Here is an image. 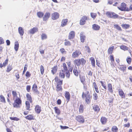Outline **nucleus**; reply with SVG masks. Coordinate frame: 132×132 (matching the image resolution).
<instances>
[{"instance_id":"1","label":"nucleus","mask_w":132,"mask_h":132,"mask_svg":"<svg viewBox=\"0 0 132 132\" xmlns=\"http://www.w3.org/2000/svg\"><path fill=\"white\" fill-rule=\"evenodd\" d=\"M12 93L14 101L13 104V107L16 108H20L22 105V101L19 93L17 92L15 90H12Z\"/></svg>"},{"instance_id":"2","label":"nucleus","mask_w":132,"mask_h":132,"mask_svg":"<svg viewBox=\"0 0 132 132\" xmlns=\"http://www.w3.org/2000/svg\"><path fill=\"white\" fill-rule=\"evenodd\" d=\"M85 92H82V97L83 99L85 100V102L87 104H89L91 102V96L89 92L87 90L86 87L85 88Z\"/></svg>"},{"instance_id":"3","label":"nucleus","mask_w":132,"mask_h":132,"mask_svg":"<svg viewBox=\"0 0 132 132\" xmlns=\"http://www.w3.org/2000/svg\"><path fill=\"white\" fill-rule=\"evenodd\" d=\"M118 9L122 11H132V4L129 7H127V5L125 3L122 2L120 5L118 6Z\"/></svg>"},{"instance_id":"4","label":"nucleus","mask_w":132,"mask_h":132,"mask_svg":"<svg viewBox=\"0 0 132 132\" xmlns=\"http://www.w3.org/2000/svg\"><path fill=\"white\" fill-rule=\"evenodd\" d=\"M26 97L27 99V101L25 102L26 109L30 110V103H32L33 102L32 97L30 94L27 93L26 94Z\"/></svg>"},{"instance_id":"5","label":"nucleus","mask_w":132,"mask_h":132,"mask_svg":"<svg viewBox=\"0 0 132 132\" xmlns=\"http://www.w3.org/2000/svg\"><path fill=\"white\" fill-rule=\"evenodd\" d=\"M54 79L56 83V90L57 92L62 91V85L63 84V80H60L57 76L55 77Z\"/></svg>"},{"instance_id":"6","label":"nucleus","mask_w":132,"mask_h":132,"mask_svg":"<svg viewBox=\"0 0 132 132\" xmlns=\"http://www.w3.org/2000/svg\"><path fill=\"white\" fill-rule=\"evenodd\" d=\"M73 63L75 66L79 67L81 65L83 66L86 63V61L83 58L75 59Z\"/></svg>"},{"instance_id":"7","label":"nucleus","mask_w":132,"mask_h":132,"mask_svg":"<svg viewBox=\"0 0 132 132\" xmlns=\"http://www.w3.org/2000/svg\"><path fill=\"white\" fill-rule=\"evenodd\" d=\"M75 120L77 121L80 123H84L85 120L84 117L81 115H78L75 117Z\"/></svg>"},{"instance_id":"8","label":"nucleus","mask_w":132,"mask_h":132,"mask_svg":"<svg viewBox=\"0 0 132 132\" xmlns=\"http://www.w3.org/2000/svg\"><path fill=\"white\" fill-rule=\"evenodd\" d=\"M106 16L110 18L114 19L117 18L119 17V15L113 12H107L106 13Z\"/></svg>"},{"instance_id":"9","label":"nucleus","mask_w":132,"mask_h":132,"mask_svg":"<svg viewBox=\"0 0 132 132\" xmlns=\"http://www.w3.org/2000/svg\"><path fill=\"white\" fill-rule=\"evenodd\" d=\"M54 109L55 111V113L57 115L56 117L59 120H61L62 118H61L57 116L60 114L61 113V111L57 107L55 106L54 107Z\"/></svg>"},{"instance_id":"10","label":"nucleus","mask_w":132,"mask_h":132,"mask_svg":"<svg viewBox=\"0 0 132 132\" xmlns=\"http://www.w3.org/2000/svg\"><path fill=\"white\" fill-rule=\"evenodd\" d=\"M80 54H81V51L79 50H76L72 54V57L74 59L78 57Z\"/></svg>"},{"instance_id":"11","label":"nucleus","mask_w":132,"mask_h":132,"mask_svg":"<svg viewBox=\"0 0 132 132\" xmlns=\"http://www.w3.org/2000/svg\"><path fill=\"white\" fill-rule=\"evenodd\" d=\"M87 19V17L86 16H83L81 19L80 21V24L81 25H84L86 23Z\"/></svg>"},{"instance_id":"12","label":"nucleus","mask_w":132,"mask_h":132,"mask_svg":"<svg viewBox=\"0 0 132 132\" xmlns=\"http://www.w3.org/2000/svg\"><path fill=\"white\" fill-rule=\"evenodd\" d=\"M118 92L119 95L122 98H125V94L122 89H119L118 90Z\"/></svg>"},{"instance_id":"13","label":"nucleus","mask_w":132,"mask_h":132,"mask_svg":"<svg viewBox=\"0 0 132 132\" xmlns=\"http://www.w3.org/2000/svg\"><path fill=\"white\" fill-rule=\"evenodd\" d=\"M59 13L57 12H55L52 14L51 18L53 20L58 19L59 17Z\"/></svg>"},{"instance_id":"14","label":"nucleus","mask_w":132,"mask_h":132,"mask_svg":"<svg viewBox=\"0 0 132 132\" xmlns=\"http://www.w3.org/2000/svg\"><path fill=\"white\" fill-rule=\"evenodd\" d=\"M64 96L66 101L67 102H68L70 99V95L69 92L68 91H66L65 93Z\"/></svg>"},{"instance_id":"15","label":"nucleus","mask_w":132,"mask_h":132,"mask_svg":"<svg viewBox=\"0 0 132 132\" xmlns=\"http://www.w3.org/2000/svg\"><path fill=\"white\" fill-rule=\"evenodd\" d=\"M75 36V32L73 31H71L69 33L68 35V39L71 40L73 39Z\"/></svg>"},{"instance_id":"16","label":"nucleus","mask_w":132,"mask_h":132,"mask_svg":"<svg viewBox=\"0 0 132 132\" xmlns=\"http://www.w3.org/2000/svg\"><path fill=\"white\" fill-rule=\"evenodd\" d=\"M108 90L109 92L112 94L113 93V87L111 83H109L107 85Z\"/></svg>"},{"instance_id":"17","label":"nucleus","mask_w":132,"mask_h":132,"mask_svg":"<svg viewBox=\"0 0 132 132\" xmlns=\"http://www.w3.org/2000/svg\"><path fill=\"white\" fill-rule=\"evenodd\" d=\"M50 13L49 12H46L45 13L43 17V20L44 21L47 20L50 18Z\"/></svg>"},{"instance_id":"18","label":"nucleus","mask_w":132,"mask_h":132,"mask_svg":"<svg viewBox=\"0 0 132 132\" xmlns=\"http://www.w3.org/2000/svg\"><path fill=\"white\" fill-rule=\"evenodd\" d=\"M107 121V119L104 117H102L100 119V121L102 125L105 124Z\"/></svg>"},{"instance_id":"19","label":"nucleus","mask_w":132,"mask_h":132,"mask_svg":"<svg viewBox=\"0 0 132 132\" xmlns=\"http://www.w3.org/2000/svg\"><path fill=\"white\" fill-rule=\"evenodd\" d=\"M41 108L38 105H37L35 108V112L37 114H39L41 111Z\"/></svg>"},{"instance_id":"20","label":"nucleus","mask_w":132,"mask_h":132,"mask_svg":"<svg viewBox=\"0 0 132 132\" xmlns=\"http://www.w3.org/2000/svg\"><path fill=\"white\" fill-rule=\"evenodd\" d=\"M32 89L33 92L35 93H39L38 90V87L36 84L35 83L32 87Z\"/></svg>"},{"instance_id":"21","label":"nucleus","mask_w":132,"mask_h":132,"mask_svg":"<svg viewBox=\"0 0 132 132\" xmlns=\"http://www.w3.org/2000/svg\"><path fill=\"white\" fill-rule=\"evenodd\" d=\"M79 78L82 83L84 84L86 78L84 75H81L79 76Z\"/></svg>"},{"instance_id":"22","label":"nucleus","mask_w":132,"mask_h":132,"mask_svg":"<svg viewBox=\"0 0 132 132\" xmlns=\"http://www.w3.org/2000/svg\"><path fill=\"white\" fill-rule=\"evenodd\" d=\"M58 69V67L57 65H55L54 67L52 68L51 72L54 75L56 73Z\"/></svg>"},{"instance_id":"23","label":"nucleus","mask_w":132,"mask_h":132,"mask_svg":"<svg viewBox=\"0 0 132 132\" xmlns=\"http://www.w3.org/2000/svg\"><path fill=\"white\" fill-rule=\"evenodd\" d=\"M80 36L81 42L82 43L84 42L86 39L85 36L84 35V33L82 32L80 33Z\"/></svg>"},{"instance_id":"24","label":"nucleus","mask_w":132,"mask_h":132,"mask_svg":"<svg viewBox=\"0 0 132 132\" xmlns=\"http://www.w3.org/2000/svg\"><path fill=\"white\" fill-rule=\"evenodd\" d=\"M118 68L120 70L123 72L126 71V66L125 65H120Z\"/></svg>"},{"instance_id":"25","label":"nucleus","mask_w":132,"mask_h":132,"mask_svg":"<svg viewBox=\"0 0 132 132\" xmlns=\"http://www.w3.org/2000/svg\"><path fill=\"white\" fill-rule=\"evenodd\" d=\"M9 61V59H6L3 63V64L2 63H0V67L1 68H2L3 67H5L6 65L8 63Z\"/></svg>"},{"instance_id":"26","label":"nucleus","mask_w":132,"mask_h":132,"mask_svg":"<svg viewBox=\"0 0 132 132\" xmlns=\"http://www.w3.org/2000/svg\"><path fill=\"white\" fill-rule=\"evenodd\" d=\"M93 109L97 113L100 110V109L99 106L96 105H94L93 106Z\"/></svg>"},{"instance_id":"27","label":"nucleus","mask_w":132,"mask_h":132,"mask_svg":"<svg viewBox=\"0 0 132 132\" xmlns=\"http://www.w3.org/2000/svg\"><path fill=\"white\" fill-rule=\"evenodd\" d=\"M114 46H112L109 47L108 50V53L109 54H112L114 49Z\"/></svg>"},{"instance_id":"28","label":"nucleus","mask_w":132,"mask_h":132,"mask_svg":"<svg viewBox=\"0 0 132 132\" xmlns=\"http://www.w3.org/2000/svg\"><path fill=\"white\" fill-rule=\"evenodd\" d=\"M100 26L96 24H94L92 25V28L95 30H99L100 29Z\"/></svg>"},{"instance_id":"29","label":"nucleus","mask_w":132,"mask_h":132,"mask_svg":"<svg viewBox=\"0 0 132 132\" xmlns=\"http://www.w3.org/2000/svg\"><path fill=\"white\" fill-rule=\"evenodd\" d=\"M38 31V28L37 27H34L31 29L29 31L30 33L34 34L35 32Z\"/></svg>"},{"instance_id":"30","label":"nucleus","mask_w":132,"mask_h":132,"mask_svg":"<svg viewBox=\"0 0 132 132\" xmlns=\"http://www.w3.org/2000/svg\"><path fill=\"white\" fill-rule=\"evenodd\" d=\"M25 118L29 120H34L35 119L34 117L32 114L28 115L25 117Z\"/></svg>"},{"instance_id":"31","label":"nucleus","mask_w":132,"mask_h":132,"mask_svg":"<svg viewBox=\"0 0 132 132\" xmlns=\"http://www.w3.org/2000/svg\"><path fill=\"white\" fill-rule=\"evenodd\" d=\"M65 72L63 70H62L60 71L59 76L61 78H64L65 77Z\"/></svg>"},{"instance_id":"32","label":"nucleus","mask_w":132,"mask_h":132,"mask_svg":"<svg viewBox=\"0 0 132 132\" xmlns=\"http://www.w3.org/2000/svg\"><path fill=\"white\" fill-rule=\"evenodd\" d=\"M18 32L21 36H22L24 33L23 29L21 27H19L18 28Z\"/></svg>"},{"instance_id":"33","label":"nucleus","mask_w":132,"mask_h":132,"mask_svg":"<svg viewBox=\"0 0 132 132\" xmlns=\"http://www.w3.org/2000/svg\"><path fill=\"white\" fill-rule=\"evenodd\" d=\"M84 110V107L83 105L81 104L79 106V111L80 113H83Z\"/></svg>"},{"instance_id":"34","label":"nucleus","mask_w":132,"mask_h":132,"mask_svg":"<svg viewBox=\"0 0 132 132\" xmlns=\"http://www.w3.org/2000/svg\"><path fill=\"white\" fill-rule=\"evenodd\" d=\"M68 21V20L67 19H63L61 22V26L62 27H64L67 24Z\"/></svg>"},{"instance_id":"35","label":"nucleus","mask_w":132,"mask_h":132,"mask_svg":"<svg viewBox=\"0 0 132 132\" xmlns=\"http://www.w3.org/2000/svg\"><path fill=\"white\" fill-rule=\"evenodd\" d=\"M111 130L112 132H118V128L115 126H113Z\"/></svg>"},{"instance_id":"36","label":"nucleus","mask_w":132,"mask_h":132,"mask_svg":"<svg viewBox=\"0 0 132 132\" xmlns=\"http://www.w3.org/2000/svg\"><path fill=\"white\" fill-rule=\"evenodd\" d=\"M67 65L69 68V70L72 72L73 70V67H71V61H69L67 63Z\"/></svg>"},{"instance_id":"37","label":"nucleus","mask_w":132,"mask_h":132,"mask_svg":"<svg viewBox=\"0 0 132 132\" xmlns=\"http://www.w3.org/2000/svg\"><path fill=\"white\" fill-rule=\"evenodd\" d=\"M73 73L74 75L76 76L77 77L78 76V71L77 69V68L76 67L74 68L73 70Z\"/></svg>"},{"instance_id":"38","label":"nucleus","mask_w":132,"mask_h":132,"mask_svg":"<svg viewBox=\"0 0 132 132\" xmlns=\"http://www.w3.org/2000/svg\"><path fill=\"white\" fill-rule=\"evenodd\" d=\"M90 60L91 62V63L93 67H95V60L94 57H92L90 58Z\"/></svg>"},{"instance_id":"39","label":"nucleus","mask_w":132,"mask_h":132,"mask_svg":"<svg viewBox=\"0 0 132 132\" xmlns=\"http://www.w3.org/2000/svg\"><path fill=\"white\" fill-rule=\"evenodd\" d=\"M120 48L121 49L123 50L124 51L128 50V47L127 46L124 45L120 46Z\"/></svg>"},{"instance_id":"40","label":"nucleus","mask_w":132,"mask_h":132,"mask_svg":"<svg viewBox=\"0 0 132 132\" xmlns=\"http://www.w3.org/2000/svg\"><path fill=\"white\" fill-rule=\"evenodd\" d=\"M12 69L13 68L12 66L9 64L7 67L6 71L7 72H9L12 70Z\"/></svg>"},{"instance_id":"41","label":"nucleus","mask_w":132,"mask_h":132,"mask_svg":"<svg viewBox=\"0 0 132 132\" xmlns=\"http://www.w3.org/2000/svg\"><path fill=\"white\" fill-rule=\"evenodd\" d=\"M93 85L94 86V87L96 92L97 93H98L99 91L96 83L95 82H93Z\"/></svg>"},{"instance_id":"42","label":"nucleus","mask_w":132,"mask_h":132,"mask_svg":"<svg viewBox=\"0 0 132 132\" xmlns=\"http://www.w3.org/2000/svg\"><path fill=\"white\" fill-rule=\"evenodd\" d=\"M19 44L18 42H15L14 48L15 50L16 51H17L19 48Z\"/></svg>"},{"instance_id":"43","label":"nucleus","mask_w":132,"mask_h":132,"mask_svg":"<svg viewBox=\"0 0 132 132\" xmlns=\"http://www.w3.org/2000/svg\"><path fill=\"white\" fill-rule=\"evenodd\" d=\"M121 26L123 28L127 29L130 27V25L129 24H122L121 25Z\"/></svg>"},{"instance_id":"44","label":"nucleus","mask_w":132,"mask_h":132,"mask_svg":"<svg viewBox=\"0 0 132 132\" xmlns=\"http://www.w3.org/2000/svg\"><path fill=\"white\" fill-rule=\"evenodd\" d=\"M37 14L38 17L39 18L42 17L44 15V13L41 12H37Z\"/></svg>"},{"instance_id":"45","label":"nucleus","mask_w":132,"mask_h":132,"mask_svg":"<svg viewBox=\"0 0 132 132\" xmlns=\"http://www.w3.org/2000/svg\"><path fill=\"white\" fill-rule=\"evenodd\" d=\"M114 27L115 28H116L119 31H121L122 30L121 28L118 24H114Z\"/></svg>"},{"instance_id":"46","label":"nucleus","mask_w":132,"mask_h":132,"mask_svg":"<svg viewBox=\"0 0 132 132\" xmlns=\"http://www.w3.org/2000/svg\"><path fill=\"white\" fill-rule=\"evenodd\" d=\"M63 70L64 71H66L69 70L68 69L67 65L65 63H63Z\"/></svg>"},{"instance_id":"47","label":"nucleus","mask_w":132,"mask_h":132,"mask_svg":"<svg viewBox=\"0 0 132 132\" xmlns=\"http://www.w3.org/2000/svg\"><path fill=\"white\" fill-rule=\"evenodd\" d=\"M65 42L64 43V45L65 46H70L71 45V44L70 42L67 40V39L65 40Z\"/></svg>"},{"instance_id":"48","label":"nucleus","mask_w":132,"mask_h":132,"mask_svg":"<svg viewBox=\"0 0 132 132\" xmlns=\"http://www.w3.org/2000/svg\"><path fill=\"white\" fill-rule=\"evenodd\" d=\"M0 101L2 102L5 103L6 102L5 100L4 96L2 95L0 96Z\"/></svg>"},{"instance_id":"49","label":"nucleus","mask_w":132,"mask_h":132,"mask_svg":"<svg viewBox=\"0 0 132 132\" xmlns=\"http://www.w3.org/2000/svg\"><path fill=\"white\" fill-rule=\"evenodd\" d=\"M41 39L42 40H44L46 39L47 38L46 35L44 33H43L41 35Z\"/></svg>"},{"instance_id":"50","label":"nucleus","mask_w":132,"mask_h":132,"mask_svg":"<svg viewBox=\"0 0 132 132\" xmlns=\"http://www.w3.org/2000/svg\"><path fill=\"white\" fill-rule=\"evenodd\" d=\"M111 62L113 63L114 61V59L113 55L111 54L109 56Z\"/></svg>"},{"instance_id":"51","label":"nucleus","mask_w":132,"mask_h":132,"mask_svg":"<svg viewBox=\"0 0 132 132\" xmlns=\"http://www.w3.org/2000/svg\"><path fill=\"white\" fill-rule=\"evenodd\" d=\"M44 68L43 65H41L40 66V71L42 75H43L44 72Z\"/></svg>"},{"instance_id":"52","label":"nucleus","mask_w":132,"mask_h":132,"mask_svg":"<svg viewBox=\"0 0 132 132\" xmlns=\"http://www.w3.org/2000/svg\"><path fill=\"white\" fill-rule=\"evenodd\" d=\"M93 99L96 100L97 99L98 96L97 94L96 93H94L93 94Z\"/></svg>"},{"instance_id":"53","label":"nucleus","mask_w":132,"mask_h":132,"mask_svg":"<svg viewBox=\"0 0 132 132\" xmlns=\"http://www.w3.org/2000/svg\"><path fill=\"white\" fill-rule=\"evenodd\" d=\"M60 51L62 54H66L67 53V52L65 51L64 48H62L60 49Z\"/></svg>"},{"instance_id":"54","label":"nucleus","mask_w":132,"mask_h":132,"mask_svg":"<svg viewBox=\"0 0 132 132\" xmlns=\"http://www.w3.org/2000/svg\"><path fill=\"white\" fill-rule=\"evenodd\" d=\"M131 58L129 56H128L127 57L126 59V61L127 63L128 64H130L131 63Z\"/></svg>"},{"instance_id":"55","label":"nucleus","mask_w":132,"mask_h":132,"mask_svg":"<svg viewBox=\"0 0 132 132\" xmlns=\"http://www.w3.org/2000/svg\"><path fill=\"white\" fill-rule=\"evenodd\" d=\"M90 15L91 17L93 19H95L97 16V14L95 13H91Z\"/></svg>"},{"instance_id":"56","label":"nucleus","mask_w":132,"mask_h":132,"mask_svg":"<svg viewBox=\"0 0 132 132\" xmlns=\"http://www.w3.org/2000/svg\"><path fill=\"white\" fill-rule=\"evenodd\" d=\"M100 82L101 84V85L105 89H106L107 87L106 86V85L105 83V82H103L102 81H100Z\"/></svg>"},{"instance_id":"57","label":"nucleus","mask_w":132,"mask_h":132,"mask_svg":"<svg viewBox=\"0 0 132 132\" xmlns=\"http://www.w3.org/2000/svg\"><path fill=\"white\" fill-rule=\"evenodd\" d=\"M69 71V70H68V71H65L66 76V77L68 78H69L70 77V73Z\"/></svg>"},{"instance_id":"58","label":"nucleus","mask_w":132,"mask_h":132,"mask_svg":"<svg viewBox=\"0 0 132 132\" xmlns=\"http://www.w3.org/2000/svg\"><path fill=\"white\" fill-rule=\"evenodd\" d=\"M25 76L27 78H28L30 77L31 76V74L30 73V72L29 71H27L26 74Z\"/></svg>"},{"instance_id":"59","label":"nucleus","mask_w":132,"mask_h":132,"mask_svg":"<svg viewBox=\"0 0 132 132\" xmlns=\"http://www.w3.org/2000/svg\"><path fill=\"white\" fill-rule=\"evenodd\" d=\"M10 119L12 120H16V121H18L19 120V118L16 117H10Z\"/></svg>"},{"instance_id":"60","label":"nucleus","mask_w":132,"mask_h":132,"mask_svg":"<svg viewBox=\"0 0 132 132\" xmlns=\"http://www.w3.org/2000/svg\"><path fill=\"white\" fill-rule=\"evenodd\" d=\"M26 90L28 92H29L30 90L31 89V86L27 85L26 86Z\"/></svg>"},{"instance_id":"61","label":"nucleus","mask_w":132,"mask_h":132,"mask_svg":"<svg viewBox=\"0 0 132 132\" xmlns=\"http://www.w3.org/2000/svg\"><path fill=\"white\" fill-rule=\"evenodd\" d=\"M130 123L129 122H128L127 123L124 124L123 125L124 127L127 128H129L130 127Z\"/></svg>"},{"instance_id":"62","label":"nucleus","mask_w":132,"mask_h":132,"mask_svg":"<svg viewBox=\"0 0 132 132\" xmlns=\"http://www.w3.org/2000/svg\"><path fill=\"white\" fill-rule=\"evenodd\" d=\"M61 128L62 129H68L69 128V127L67 126H62L61 125L60 126Z\"/></svg>"},{"instance_id":"63","label":"nucleus","mask_w":132,"mask_h":132,"mask_svg":"<svg viewBox=\"0 0 132 132\" xmlns=\"http://www.w3.org/2000/svg\"><path fill=\"white\" fill-rule=\"evenodd\" d=\"M4 43L3 39L1 37H0V44H3Z\"/></svg>"},{"instance_id":"64","label":"nucleus","mask_w":132,"mask_h":132,"mask_svg":"<svg viewBox=\"0 0 132 132\" xmlns=\"http://www.w3.org/2000/svg\"><path fill=\"white\" fill-rule=\"evenodd\" d=\"M87 74L88 76L91 77L92 76L93 72H91L90 71H89Z\"/></svg>"}]
</instances>
